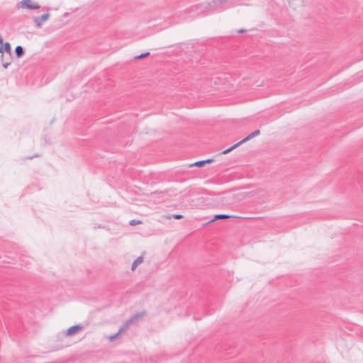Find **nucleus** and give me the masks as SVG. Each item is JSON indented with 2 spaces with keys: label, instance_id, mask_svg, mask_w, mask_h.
<instances>
[{
  "label": "nucleus",
  "instance_id": "f257e3e1",
  "mask_svg": "<svg viewBox=\"0 0 363 363\" xmlns=\"http://www.w3.org/2000/svg\"><path fill=\"white\" fill-rule=\"evenodd\" d=\"M0 53H1V60L2 66L6 69L11 65L13 59L11 47L9 42H6L0 45Z\"/></svg>",
  "mask_w": 363,
  "mask_h": 363
},
{
  "label": "nucleus",
  "instance_id": "f03ea898",
  "mask_svg": "<svg viewBox=\"0 0 363 363\" xmlns=\"http://www.w3.org/2000/svg\"><path fill=\"white\" fill-rule=\"evenodd\" d=\"M260 134V130L259 129L253 131L252 133H250L248 135H247L245 138H244L242 140L239 141L238 143H235L233 146L230 147L229 148L223 150L221 154L225 155L231 152L235 148L238 147L240 145H242L244 143L247 142L248 140L252 139L253 138L258 136Z\"/></svg>",
  "mask_w": 363,
  "mask_h": 363
},
{
  "label": "nucleus",
  "instance_id": "7ed1b4c3",
  "mask_svg": "<svg viewBox=\"0 0 363 363\" xmlns=\"http://www.w3.org/2000/svg\"><path fill=\"white\" fill-rule=\"evenodd\" d=\"M228 0H213L211 3H210V6H214V11H217V12H222L224 10L231 7V6H234L235 4L232 3L230 4V6H225V7H223L221 6V4H223V3H225L227 2Z\"/></svg>",
  "mask_w": 363,
  "mask_h": 363
},
{
  "label": "nucleus",
  "instance_id": "20e7f679",
  "mask_svg": "<svg viewBox=\"0 0 363 363\" xmlns=\"http://www.w3.org/2000/svg\"><path fill=\"white\" fill-rule=\"evenodd\" d=\"M20 4H21V8L29 10H35L40 8V5L32 0H22Z\"/></svg>",
  "mask_w": 363,
  "mask_h": 363
},
{
  "label": "nucleus",
  "instance_id": "39448f33",
  "mask_svg": "<svg viewBox=\"0 0 363 363\" xmlns=\"http://www.w3.org/2000/svg\"><path fill=\"white\" fill-rule=\"evenodd\" d=\"M84 329V326L80 324L74 325L69 327L65 332L66 336H72Z\"/></svg>",
  "mask_w": 363,
  "mask_h": 363
},
{
  "label": "nucleus",
  "instance_id": "423d86ee",
  "mask_svg": "<svg viewBox=\"0 0 363 363\" xmlns=\"http://www.w3.org/2000/svg\"><path fill=\"white\" fill-rule=\"evenodd\" d=\"M50 16V14L48 13H45L42 14L40 16H35L34 17V22L35 23L36 27L41 28L42 27V23L44 21H46L48 20Z\"/></svg>",
  "mask_w": 363,
  "mask_h": 363
},
{
  "label": "nucleus",
  "instance_id": "0eeeda50",
  "mask_svg": "<svg viewBox=\"0 0 363 363\" xmlns=\"http://www.w3.org/2000/svg\"><path fill=\"white\" fill-rule=\"evenodd\" d=\"M215 161L214 158H208L203 160L197 161L193 164H189V167H203L206 164H211Z\"/></svg>",
  "mask_w": 363,
  "mask_h": 363
},
{
  "label": "nucleus",
  "instance_id": "6e6552de",
  "mask_svg": "<svg viewBox=\"0 0 363 363\" xmlns=\"http://www.w3.org/2000/svg\"><path fill=\"white\" fill-rule=\"evenodd\" d=\"M236 218V216H230V215H228V214H216L213 216V219H211V220H209L208 222L205 223L203 225H206L208 223H211L213 221H216V220H218L220 219H227V218Z\"/></svg>",
  "mask_w": 363,
  "mask_h": 363
},
{
  "label": "nucleus",
  "instance_id": "1a4fd4ad",
  "mask_svg": "<svg viewBox=\"0 0 363 363\" xmlns=\"http://www.w3.org/2000/svg\"><path fill=\"white\" fill-rule=\"evenodd\" d=\"M147 314V312L145 311H143L142 312H140V313H138L135 315H133V316H131L128 320V323H130V324H132L136 320H138L139 318H142L145 315Z\"/></svg>",
  "mask_w": 363,
  "mask_h": 363
},
{
  "label": "nucleus",
  "instance_id": "9d476101",
  "mask_svg": "<svg viewBox=\"0 0 363 363\" xmlns=\"http://www.w3.org/2000/svg\"><path fill=\"white\" fill-rule=\"evenodd\" d=\"M15 55L18 58L22 57L25 53L24 48L21 45L16 47L14 50Z\"/></svg>",
  "mask_w": 363,
  "mask_h": 363
},
{
  "label": "nucleus",
  "instance_id": "9b49d317",
  "mask_svg": "<svg viewBox=\"0 0 363 363\" xmlns=\"http://www.w3.org/2000/svg\"><path fill=\"white\" fill-rule=\"evenodd\" d=\"M143 262V256H140L138 257L137 259H135L133 264H132V266H131V270L132 271H134L136 267L140 264H141L142 262Z\"/></svg>",
  "mask_w": 363,
  "mask_h": 363
},
{
  "label": "nucleus",
  "instance_id": "f8f14e48",
  "mask_svg": "<svg viewBox=\"0 0 363 363\" xmlns=\"http://www.w3.org/2000/svg\"><path fill=\"white\" fill-rule=\"evenodd\" d=\"M150 55V52H143V53H142V54H140L139 55L135 56L134 59L135 60L143 59L145 57H148Z\"/></svg>",
  "mask_w": 363,
  "mask_h": 363
},
{
  "label": "nucleus",
  "instance_id": "ddd939ff",
  "mask_svg": "<svg viewBox=\"0 0 363 363\" xmlns=\"http://www.w3.org/2000/svg\"><path fill=\"white\" fill-rule=\"evenodd\" d=\"M130 323H128V320L118 329L117 333H119V335L123 333V331H125Z\"/></svg>",
  "mask_w": 363,
  "mask_h": 363
},
{
  "label": "nucleus",
  "instance_id": "4468645a",
  "mask_svg": "<svg viewBox=\"0 0 363 363\" xmlns=\"http://www.w3.org/2000/svg\"><path fill=\"white\" fill-rule=\"evenodd\" d=\"M168 218H175V219H181L183 218V216L181 214H171L167 216Z\"/></svg>",
  "mask_w": 363,
  "mask_h": 363
},
{
  "label": "nucleus",
  "instance_id": "2eb2a0df",
  "mask_svg": "<svg viewBox=\"0 0 363 363\" xmlns=\"http://www.w3.org/2000/svg\"><path fill=\"white\" fill-rule=\"evenodd\" d=\"M118 335H119V333H116L115 334L110 335L108 337V340L110 341H112V340L116 339L118 337Z\"/></svg>",
  "mask_w": 363,
  "mask_h": 363
},
{
  "label": "nucleus",
  "instance_id": "dca6fc26",
  "mask_svg": "<svg viewBox=\"0 0 363 363\" xmlns=\"http://www.w3.org/2000/svg\"><path fill=\"white\" fill-rule=\"evenodd\" d=\"M139 223H141V221L139 220H131L130 222H129V224L130 225H135L137 224H139Z\"/></svg>",
  "mask_w": 363,
  "mask_h": 363
},
{
  "label": "nucleus",
  "instance_id": "f3484780",
  "mask_svg": "<svg viewBox=\"0 0 363 363\" xmlns=\"http://www.w3.org/2000/svg\"><path fill=\"white\" fill-rule=\"evenodd\" d=\"M38 157V154L34 155H32V156H29V157H27V159H28V160H32V159H33L34 157Z\"/></svg>",
  "mask_w": 363,
  "mask_h": 363
},
{
  "label": "nucleus",
  "instance_id": "a211bd4d",
  "mask_svg": "<svg viewBox=\"0 0 363 363\" xmlns=\"http://www.w3.org/2000/svg\"><path fill=\"white\" fill-rule=\"evenodd\" d=\"M245 31H246V30H245V29L241 28V29H240V30H238V33H245Z\"/></svg>",
  "mask_w": 363,
  "mask_h": 363
},
{
  "label": "nucleus",
  "instance_id": "6ab92c4d",
  "mask_svg": "<svg viewBox=\"0 0 363 363\" xmlns=\"http://www.w3.org/2000/svg\"><path fill=\"white\" fill-rule=\"evenodd\" d=\"M4 43V40H3V38L1 36V35L0 34V45H2Z\"/></svg>",
  "mask_w": 363,
  "mask_h": 363
},
{
  "label": "nucleus",
  "instance_id": "aec40b11",
  "mask_svg": "<svg viewBox=\"0 0 363 363\" xmlns=\"http://www.w3.org/2000/svg\"><path fill=\"white\" fill-rule=\"evenodd\" d=\"M6 60H7V57H4V62H5Z\"/></svg>",
  "mask_w": 363,
  "mask_h": 363
}]
</instances>
